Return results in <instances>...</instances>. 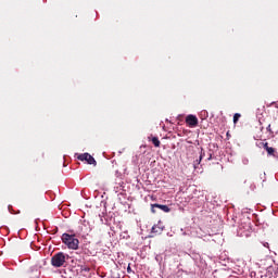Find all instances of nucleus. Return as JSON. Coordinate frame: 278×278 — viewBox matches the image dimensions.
<instances>
[{"mask_svg": "<svg viewBox=\"0 0 278 278\" xmlns=\"http://www.w3.org/2000/svg\"><path fill=\"white\" fill-rule=\"evenodd\" d=\"M61 240L67 249H71L72 251H77L79 249V239H77V235L75 233H63L61 237Z\"/></svg>", "mask_w": 278, "mask_h": 278, "instance_id": "1", "label": "nucleus"}, {"mask_svg": "<svg viewBox=\"0 0 278 278\" xmlns=\"http://www.w3.org/2000/svg\"><path fill=\"white\" fill-rule=\"evenodd\" d=\"M67 260H70L68 254H65L64 252H58L51 257V265L54 268H62V266L66 264Z\"/></svg>", "mask_w": 278, "mask_h": 278, "instance_id": "2", "label": "nucleus"}, {"mask_svg": "<svg viewBox=\"0 0 278 278\" xmlns=\"http://www.w3.org/2000/svg\"><path fill=\"white\" fill-rule=\"evenodd\" d=\"M77 160L80 162H87V164H90L92 166H97V160L93 159L90 153H83L77 156Z\"/></svg>", "mask_w": 278, "mask_h": 278, "instance_id": "3", "label": "nucleus"}, {"mask_svg": "<svg viewBox=\"0 0 278 278\" xmlns=\"http://www.w3.org/2000/svg\"><path fill=\"white\" fill-rule=\"evenodd\" d=\"M186 124L189 127H197V125H199V118L195 115L190 114L186 117Z\"/></svg>", "mask_w": 278, "mask_h": 278, "instance_id": "4", "label": "nucleus"}, {"mask_svg": "<svg viewBox=\"0 0 278 278\" xmlns=\"http://www.w3.org/2000/svg\"><path fill=\"white\" fill-rule=\"evenodd\" d=\"M155 207H157V210H162V212H165L166 214H168V212H170V207H168V205L151 204V212H152V214H155Z\"/></svg>", "mask_w": 278, "mask_h": 278, "instance_id": "5", "label": "nucleus"}, {"mask_svg": "<svg viewBox=\"0 0 278 278\" xmlns=\"http://www.w3.org/2000/svg\"><path fill=\"white\" fill-rule=\"evenodd\" d=\"M265 151H267V155H275V148L268 147V142L262 143Z\"/></svg>", "mask_w": 278, "mask_h": 278, "instance_id": "6", "label": "nucleus"}, {"mask_svg": "<svg viewBox=\"0 0 278 278\" xmlns=\"http://www.w3.org/2000/svg\"><path fill=\"white\" fill-rule=\"evenodd\" d=\"M162 231H164V228L163 227H160L157 225H154L152 227V233H162Z\"/></svg>", "mask_w": 278, "mask_h": 278, "instance_id": "7", "label": "nucleus"}, {"mask_svg": "<svg viewBox=\"0 0 278 278\" xmlns=\"http://www.w3.org/2000/svg\"><path fill=\"white\" fill-rule=\"evenodd\" d=\"M152 144H154V147H160L161 142L160 139L157 137H153L152 138Z\"/></svg>", "mask_w": 278, "mask_h": 278, "instance_id": "8", "label": "nucleus"}, {"mask_svg": "<svg viewBox=\"0 0 278 278\" xmlns=\"http://www.w3.org/2000/svg\"><path fill=\"white\" fill-rule=\"evenodd\" d=\"M205 156V152L203 151V149L201 150V153H200V159L197 160V164H201V160H203V157Z\"/></svg>", "mask_w": 278, "mask_h": 278, "instance_id": "9", "label": "nucleus"}, {"mask_svg": "<svg viewBox=\"0 0 278 278\" xmlns=\"http://www.w3.org/2000/svg\"><path fill=\"white\" fill-rule=\"evenodd\" d=\"M240 116H242V115H240V113H236L233 115V123H235V125H236V123H238V121H240Z\"/></svg>", "mask_w": 278, "mask_h": 278, "instance_id": "10", "label": "nucleus"}, {"mask_svg": "<svg viewBox=\"0 0 278 278\" xmlns=\"http://www.w3.org/2000/svg\"><path fill=\"white\" fill-rule=\"evenodd\" d=\"M267 131H269V134H273V128L270 127V124L267 126Z\"/></svg>", "mask_w": 278, "mask_h": 278, "instance_id": "11", "label": "nucleus"}, {"mask_svg": "<svg viewBox=\"0 0 278 278\" xmlns=\"http://www.w3.org/2000/svg\"><path fill=\"white\" fill-rule=\"evenodd\" d=\"M83 270H85V273H90V267H84Z\"/></svg>", "mask_w": 278, "mask_h": 278, "instance_id": "12", "label": "nucleus"}, {"mask_svg": "<svg viewBox=\"0 0 278 278\" xmlns=\"http://www.w3.org/2000/svg\"><path fill=\"white\" fill-rule=\"evenodd\" d=\"M127 273H131V266L128 265Z\"/></svg>", "mask_w": 278, "mask_h": 278, "instance_id": "13", "label": "nucleus"}, {"mask_svg": "<svg viewBox=\"0 0 278 278\" xmlns=\"http://www.w3.org/2000/svg\"><path fill=\"white\" fill-rule=\"evenodd\" d=\"M263 247H266L268 249V242H265Z\"/></svg>", "mask_w": 278, "mask_h": 278, "instance_id": "14", "label": "nucleus"}, {"mask_svg": "<svg viewBox=\"0 0 278 278\" xmlns=\"http://www.w3.org/2000/svg\"><path fill=\"white\" fill-rule=\"evenodd\" d=\"M207 160H208V161L212 160V154H210V156L207 157Z\"/></svg>", "mask_w": 278, "mask_h": 278, "instance_id": "15", "label": "nucleus"}]
</instances>
